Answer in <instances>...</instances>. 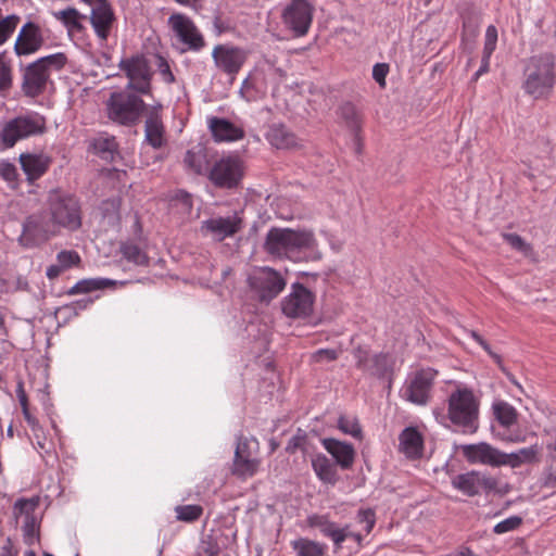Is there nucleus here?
I'll use <instances>...</instances> for the list:
<instances>
[{"label": "nucleus", "mask_w": 556, "mask_h": 556, "mask_svg": "<svg viewBox=\"0 0 556 556\" xmlns=\"http://www.w3.org/2000/svg\"><path fill=\"white\" fill-rule=\"evenodd\" d=\"M94 152L104 160L113 157L117 149V143L114 137H98L92 143Z\"/></svg>", "instance_id": "41"}, {"label": "nucleus", "mask_w": 556, "mask_h": 556, "mask_svg": "<svg viewBox=\"0 0 556 556\" xmlns=\"http://www.w3.org/2000/svg\"><path fill=\"white\" fill-rule=\"evenodd\" d=\"M314 10L308 0H291L282 10V23L294 37H303L311 28Z\"/></svg>", "instance_id": "13"}, {"label": "nucleus", "mask_w": 556, "mask_h": 556, "mask_svg": "<svg viewBox=\"0 0 556 556\" xmlns=\"http://www.w3.org/2000/svg\"><path fill=\"white\" fill-rule=\"evenodd\" d=\"M338 352L332 349H320L312 354L311 358L315 363L331 362L337 359Z\"/></svg>", "instance_id": "56"}, {"label": "nucleus", "mask_w": 556, "mask_h": 556, "mask_svg": "<svg viewBox=\"0 0 556 556\" xmlns=\"http://www.w3.org/2000/svg\"><path fill=\"white\" fill-rule=\"evenodd\" d=\"M341 116L345 121L348 127L357 135L362 128V118L354 105L346 103L341 106Z\"/></svg>", "instance_id": "43"}, {"label": "nucleus", "mask_w": 556, "mask_h": 556, "mask_svg": "<svg viewBox=\"0 0 556 556\" xmlns=\"http://www.w3.org/2000/svg\"><path fill=\"white\" fill-rule=\"evenodd\" d=\"M539 454L540 448L536 444L522 447L509 454L503 452L501 466L518 468L525 464H533L538 462Z\"/></svg>", "instance_id": "32"}, {"label": "nucleus", "mask_w": 556, "mask_h": 556, "mask_svg": "<svg viewBox=\"0 0 556 556\" xmlns=\"http://www.w3.org/2000/svg\"><path fill=\"white\" fill-rule=\"evenodd\" d=\"M296 556H323L324 546L308 539H298L291 543Z\"/></svg>", "instance_id": "39"}, {"label": "nucleus", "mask_w": 556, "mask_h": 556, "mask_svg": "<svg viewBox=\"0 0 556 556\" xmlns=\"http://www.w3.org/2000/svg\"><path fill=\"white\" fill-rule=\"evenodd\" d=\"M493 412L496 420L505 428H509L517 422L518 413L516 408L504 401L493 403Z\"/></svg>", "instance_id": "37"}, {"label": "nucleus", "mask_w": 556, "mask_h": 556, "mask_svg": "<svg viewBox=\"0 0 556 556\" xmlns=\"http://www.w3.org/2000/svg\"><path fill=\"white\" fill-rule=\"evenodd\" d=\"M208 127L215 141L232 142L243 138L244 130L225 118L212 117Z\"/></svg>", "instance_id": "27"}, {"label": "nucleus", "mask_w": 556, "mask_h": 556, "mask_svg": "<svg viewBox=\"0 0 556 556\" xmlns=\"http://www.w3.org/2000/svg\"><path fill=\"white\" fill-rule=\"evenodd\" d=\"M45 43L42 30L39 25L27 22L22 26L14 43V51L17 55L34 54Z\"/></svg>", "instance_id": "22"}, {"label": "nucleus", "mask_w": 556, "mask_h": 556, "mask_svg": "<svg viewBox=\"0 0 556 556\" xmlns=\"http://www.w3.org/2000/svg\"><path fill=\"white\" fill-rule=\"evenodd\" d=\"M257 451V440L240 437L235 451L232 473L244 479L253 477L258 471L261 464V460L256 457Z\"/></svg>", "instance_id": "17"}, {"label": "nucleus", "mask_w": 556, "mask_h": 556, "mask_svg": "<svg viewBox=\"0 0 556 556\" xmlns=\"http://www.w3.org/2000/svg\"><path fill=\"white\" fill-rule=\"evenodd\" d=\"M121 252L123 256L135 265L144 266L149 264L147 253L134 242H126L122 245Z\"/></svg>", "instance_id": "40"}, {"label": "nucleus", "mask_w": 556, "mask_h": 556, "mask_svg": "<svg viewBox=\"0 0 556 556\" xmlns=\"http://www.w3.org/2000/svg\"><path fill=\"white\" fill-rule=\"evenodd\" d=\"M39 521L40 519H30V521L20 522L25 544L30 546L39 541Z\"/></svg>", "instance_id": "44"}, {"label": "nucleus", "mask_w": 556, "mask_h": 556, "mask_svg": "<svg viewBox=\"0 0 556 556\" xmlns=\"http://www.w3.org/2000/svg\"><path fill=\"white\" fill-rule=\"evenodd\" d=\"M200 556H217L219 553V545L212 535L202 538L199 548Z\"/></svg>", "instance_id": "53"}, {"label": "nucleus", "mask_w": 556, "mask_h": 556, "mask_svg": "<svg viewBox=\"0 0 556 556\" xmlns=\"http://www.w3.org/2000/svg\"><path fill=\"white\" fill-rule=\"evenodd\" d=\"M39 503V496L17 500L13 507V515L16 519V522L20 523L24 521H30V519H40L37 513Z\"/></svg>", "instance_id": "33"}, {"label": "nucleus", "mask_w": 556, "mask_h": 556, "mask_svg": "<svg viewBox=\"0 0 556 556\" xmlns=\"http://www.w3.org/2000/svg\"><path fill=\"white\" fill-rule=\"evenodd\" d=\"M321 443L325 450L331 454V456L336 459V463L342 469H349L352 467L354 463L355 451L351 444L332 438L323 439Z\"/></svg>", "instance_id": "28"}, {"label": "nucleus", "mask_w": 556, "mask_h": 556, "mask_svg": "<svg viewBox=\"0 0 556 556\" xmlns=\"http://www.w3.org/2000/svg\"><path fill=\"white\" fill-rule=\"evenodd\" d=\"M59 233L46 210H42L26 217L18 242L25 249H33Z\"/></svg>", "instance_id": "11"}, {"label": "nucleus", "mask_w": 556, "mask_h": 556, "mask_svg": "<svg viewBox=\"0 0 556 556\" xmlns=\"http://www.w3.org/2000/svg\"><path fill=\"white\" fill-rule=\"evenodd\" d=\"M265 137L276 149H292L298 147L296 136L283 124H271Z\"/></svg>", "instance_id": "31"}, {"label": "nucleus", "mask_w": 556, "mask_h": 556, "mask_svg": "<svg viewBox=\"0 0 556 556\" xmlns=\"http://www.w3.org/2000/svg\"><path fill=\"white\" fill-rule=\"evenodd\" d=\"M168 26L175 38L184 46V51H200L205 40L194 22L182 13H174L168 17Z\"/></svg>", "instance_id": "16"}, {"label": "nucleus", "mask_w": 556, "mask_h": 556, "mask_svg": "<svg viewBox=\"0 0 556 556\" xmlns=\"http://www.w3.org/2000/svg\"><path fill=\"white\" fill-rule=\"evenodd\" d=\"M264 251L275 258L292 262L320 261L323 253L313 230L306 228H270Z\"/></svg>", "instance_id": "1"}, {"label": "nucleus", "mask_w": 556, "mask_h": 556, "mask_svg": "<svg viewBox=\"0 0 556 556\" xmlns=\"http://www.w3.org/2000/svg\"><path fill=\"white\" fill-rule=\"evenodd\" d=\"M140 96L127 89L112 92L106 103L109 117L122 125L136 124L149 109Z\"/></svg>", "instance_id": "9"}, {"label": "nucleus", "mask_w": 556, "mask_h": 556, "mask_svg": "<svg viewBox=\"0 0 556 556\" xmlns=\"http://www.w3.org/2000/svg\"><path fill=\"white\" fill-rule=\"evenodd\" d=\"M389 72V66L386 63H377L372 67V78L380 85H386V77Z\"/></svg>", "instance_id": "57"}, {"label": "nucleus", "mask_w": 556, "mask_h": 556, "mask_svg": "<svg viewBox=\"0 0 556 556\" xmlns=\"http://www.w3.org/2000/svg\"><path fill=\"white\" fill-rule=\"evenodd\" d=\"M55 20L60 21L68 31H80L83 29L81 20L85 15L80 14L75 8L52 12Z\"/></svg>", "instance_id": "36"}, {"label": "nucleus", "mask_w": 556, "mask_h": 556, "mask_svg": "<svg viewBox=\"0 0 556 556\" xmlns=\"http://www.w3.org/2000/svg\"><path fill=\"white\" fill-rule=\"evenodd\" d=\"M121 72L127 78L126 89L141 96L152 94L153 70L143 54L123 58L118 63Z\"/></svg>", "instance_id": "10"}, {"label": "nucleus", "mask_w": 556, "mask_h": 556, "mask_svg": "<svg viewBox=\"0 0 556 556\" xmlns=\"http://www.w3.org/2000/svg\"><path fill=\"white\" fill-rule=\"evenodd\" d=\"M23 416L28 424V426L31 428L33 431H37L39 429V422L38 420L30 414L29 408L22 409Z\"/></svg>", "instance_id": "60"}, {"label": "nucleus", "mask_w": 556, "mask_h": 556, "mask_svg": "<svg viewBox=\"0 0 556 556\" xmlns=\"http://www.w3.org/2000/svg\"><path fill=\"white\" fill-rule=\"evenodd\" d=\"M243 174V161L238 155H227L212 165L208 179L218 188L231 189L240 184Z\"/></svg>", "instance_id": "14"}, {"label": "nucleus", "mask_w": 556, "mask_h": 556, "mask_svg": "<svg viewBox=\"0 0 556 556\" xmlns=\"http://www.w3.org/2000/svg\"><path fill=\"white\" fill-rule=\"evenodd\" d=\"M356 358L358 368L377 377H383L392 367L391 356L386 353L369 356L366 352L358 350Z\"/></svg>", "instance_id": "25"}, {"label": "nucleus", "mask_w": 556, "mask_h": 556, "mask_svg": "<svg viewBox=\"0 0 556 556\" xmlns=\"http://www.w3.org/2000/svg\"><path fill=\"white\" fill-rule=\"evenodd\" d=\"M52 159L46 153H22L20 163L28 180L43 176L50 167Z\"/></svg>", "instance_id": "26"}, {"label": "nucleus", "mask_w": 556, "mask_h": 556, "mask_svg": "<svg viewBox=\"0 0 556 556\" xmlns=\"http://www.w3.org/2000/svg\"><path fill=\"white\" fill-rule=\"evenodd\" d=\"M241 229V218L237 214L211 217L201 223L200 231L203 236L222 241L232 237Z\"/></svg>", "instance_id": "21"}, {"label": "nucleus", "mask_w": 556, "mask_h": 556, "mask_svg": "<svg viewBox=\"0 0 556 556\" xmlns=\"http://www.w3.org/2000/svg\"><path fill=\"white\" fill-rule=\"evenodd\" d=\"M479 395L465 383L456 382L447 397V419L463 433H475L479 428Z\"/></svg>", "instance_id": "2"}, {"label": "nucleus", "mask_w": 556, "mask_h": 556, "mask_svg": "<svg viewBox=\"0 0 556 556\" xmlns=\"http://www.w3.org/2000/svg\"><path fill=\"white\" fill-rule=\"evenodd\" d=\"M314 472L324 483L334 484L337 482V470L330 459L324 454H318L312 459Z\"/></svg>", "instance_id": "34"}, {"label": "nucleus", "mask_w": 556, "mask_h": 556, "mask_svg": "<svg viewBox=\"0 0 556 556\" xmlns=\"http://www.w3.org/2000/svg\"><path fill=\"white\" fill-rule=\"evenodd\" d=\"M162 104L149 106L144 114V143L154 150L162 149L167 143L166 128L162 117Z\"/></svg>", "instance_id": "20"}, {"label": "nucleus", "mask_w": 556, "mask_h": 556, "mask_svg": "<svg viewBox=\"0 0 556 556\" xmlns=\"http://www.w3.org/2000/svg\"><path fill=\"white\" fill-rule=\"evenodd\" d=\"M555 55L541 53L529 58L523 70V91L534 100L547 98L555 85Z\"/></svg>", "instance_id": "3"}, {"label": "nucleus", "mask_w": 556, "mask_h": 556, "mask_svg": "<svg viewBox=\"0 0 556 556\" xmlns=\"http://www.w3.org/2000/svg\"><path fill=\"white\" fill-rule=\"evenodd\" d=\"M212 58L216 68L233 79L245 63L248 52L243 48L222 43L214 47Z\"/></svg>", "instance_id": "18"}, {"label": "nucleus", "mask_w": 556, "mask_h": 556, "mask_svg": "<svg viewBox=\"0 0 556 556\" xmlns=\"http://www.w3.org/2000/svg\"><path fill=\"white\" fill-rule=\"evenodd\" d=\"M307 523L312 528H317L320 533L332 541L333 536L339 534L336 532L338 523L331 521L326 515L314 514L307 517Z\"/></svg>", "instance_id": "38"}, {"label": "nucleus", "mask_w": 556, "mask_h": 556, "mask_svg": "<svg viewBox=\"0 0 556 556\" xmlns=\"http://www.w3.org/2000/svg\"><path fill=\"white\" fill-rule=\"evenodd\" d=\"M502 237L514 250L522 253L525 256L532 254L533 249L531 244L526 242L519 235L505 232Z\"/></svg>", "instance_id": "46"}, {"label": "nucleus", "mask_w": 556, "mask_h": 556, "mask_svg": "<svg viewBox=\"0 0 556 556\" xmlns=\"http://www.w3.org/2000/svg\"><path fill=\"white\" fill-rule=\"evenodd\" d=\"M63 270L65 269L56 262V264H52L47 268L46 275L49 279H55Z\"/></svg>", "instance_id": "61"}, {"label": "nucleus", "mask_w": 556, "mask_h": 556, "mask_svg": "<svg viewBox=\"0 0 556 556\" xmlns=\"http://www.w3.org/2000/svg\"><path fill=\"white\" fill-rule=\"evenodd\" d=\"M336 532H338L339 534H337V536L332 538V542L337 548H340L342 546V544L348 540H352L354 543H356L359 546L365 536V534L362 533L361 531H358V532L352 531L350 526L340 527L338 525Z\"/></svg>", "instance_id": "42"}, {"label": "nucleus", "mask_w": 556, "mask_h": 556, "mask_svg": "<svg viewBox=\"0 0 556 556\" xmlns=\"http://www.w3.org/2000/svg\"><path fill=\"white\" fill-rule=\"evenodd\" d=\"M67 62V56L63 52H56L30 63L24 72L23 91L28 97L41 94L48 85L52 72L62 70Z\"/></svg>", "instance_id": "7"}, {"label": "nucleus", "mask_w": 556, "mask_h": 556, "mask_svg": "<svg viewBox=\"0 0 556 556\" xmlns=\"http://www.w3.org/2000/svg\"><path fill=\"white\" fill-rule=\"evenodd\" d=\"M400 451L408 458H418L422 455L424 438L414 427L405 428L400 437Z\"/></svg>", "instance_id": "29"}, {"label": "nucleus", "mask_w": 556, "mask_h": 556, "mask_svg": "<svg viewBox=\"0 0 556 556\" xmlns=\"http://www.w3.org/2000/svg\"><path fill=\"white\" fill-rule=\"evenodd\" d=\"M202 513L203 509L199 505H184L176 507L177 518L187 522L199 519Z\"/></svg>", "instance_id": "50"}, {"label": "nucleus", "mask_w": 556, "mask_h": 556, "mask_svg": "<svg viewBox=\"0 0 556 556\" xmlns=\"http://www.w3.org/2000/svg\"><path fill=\"white\" fill-rule=\"evenodd\" d=\"M248 283L260 301L269 302L281 293L287 281L279 271L269 267H260L249 275Z\"/></svg>", "instance_id": "12"}, {"label": "nucleus", "mask_w": 556, "mask_h": 556, "mask_svg": "<svg viewBox=\"0 0 556 556\" xmlns=\"http://www.w3.org/2000/svg\"><path fill=\"white\" fill-rule=\"evenodd\" d=\"M549 457L552 460H556V438L546 444Z\"/></svg>", "instance_id": "63"}, {"label": "nucleus", "mask_w": 556, "mask_h": 556, "mask_svg": "<svg viewBox=\"0 0 556 556\" xmlns=\"http://www.w3.org/2000/svg\"><path fill=\"white\" fill-rule=\"evenodd\" d=\"M114 21V11L108 0H101L92 4L90 23L100 41L104 42L108 40Z\"/></svg>", "instance_id": "23"}, {"label": "nucleus", "mask_w": 556, "mask_h": 556, "mask_svg": "<svg viewBox=\"0 0 556 556\" xmlns=\"http://www.w3.org/2000/svg\"><path fill=\"white\" fill-rule=\"evenodd\" d=\"M56 262L64 268L68 269L80 263V256L76 251L63 250L58 253Z\"/></svg>", "instance_id": "54"}, {"label": "nucleus", "mask_w": 556, "mask_h": 556, "mask_svg": "<svg viewBox=\"0 0 556 556\" xmlns=\"http://www.w3.org/2000/svg\"><path fill=\"white\" fill-rule=\"evenodd\" d=\"M16 393H17L18 402L21 404L22 409L27 408L28 400H27L26 393H25L22 384H18Z\"/></svg>", "instance_id": "62"}, {"label": "nucleus", "mask_w": 556, "mask_h": 556, "mask_svg": "<svg viewBox=\"0 0 556 556\" xmlns=\"http://www.w3.org/2000/svg\"><path fill=\"white\" fill-rule=\"evenodd\" d=\"M479 23L477 20L467 18L463 22V37L465 35H470L476 37L478 35Z\"/></svg>", "instance_id": "58"}, {"label": "nucleus", "mask_w": 556, "mask_h": 556, "mask_svg": "<svg viewBox=\"0 0 556 556\" xmlns=\"http://www.w3.org/2000/svg\"><path fill=\"white\" fill-rule=\"evenodd\" d=\"M116 285V281L108 278H87L77 281L68 291V294L88 293L96 290H102Z\"/></svg>", "instance_id": "35"}, {"label": "nucleus", "mask_w": 556, "mask_h": 556, "mask_svg": "<svg viewBox=\"0 0 556 556\" xmlns=\"http://www.w3.org/2000/svg\"><path fill=\"white\" fill-rule=\"evenodd\" d=\"M522 523V519L518 516H510L498 523H496L493 528L494 533L504 534L510 531L516 530Z\"/></svg>", "instance_id": "55"}, {"label": "nucleus", "mask_w": 556, "mask_h": 556, "mask_svg": "<svg viewBox=\"0 0 556 556\" xmlns=\"http://www.w3.org/2000/svg\"><path fill=\"white\" fill-rule=\"evenodd\" d=\"M185 167L195 175H210V161L205 148L201 144L189 149L184 157Z\"/></svg>", "instance_id": "30"}, {"label": "nucleus", "mask_w": 556, "mask_h": 556, "mask_svg": "<svg viewBox=\"0 0 556 556\" xmlns=\"http://www.w3.org/2000/svg\"><path fill=\"white\" fill-rule=\"evenodd\" d=\"M463 454L471 464H482L492 467H500L503 457V452L484 442L464 445Z\"/></svg>", "instance_id": "24"}, {"label": "nucleus", "mask_w": 556, "mask_h": 556, "mask_svg": "<svg viewBox=\"0 0 556 556\" xmlns=\"http://www.w3.org/2000/svg\"><path fill=\"white\" fill-rule=\"evenodd\" d=\"M1 175L5 180L12 181L16 178V168L12 164H5L1 168Z\"/></svg>", "instance_id": "59"}, {"label": "nucleus", "mask_w": 556, "mask_h": 556, "mask_svg": "<svg viewBox=\"0 0 556 556\" xmlns=\"http://www.w3.org/2000/svg\"><path fill=\"white\" fill-rule=\"evenodd\" d=\"M315 296L301 283H293L290 293L282 300L281 308L290 318H305L313 312Z\"/></svg>", "instance_id": "19"}, {"label": "nucleus", "mask_w": 556, "mask_h": 556, "mask_svg": "<svg viewBox=\"0 0 556 556\" xmlns=\"http://www.w3.org/2000/svg\"><path fill=\"white\" fill-rule=\"evenodd\" d=\"M339 429L353 438L359 439L362 437V429L356 418L341 416L338 419Z\"/></svg>", "instance_id": "48"}, {"label": "nucleus", "mask_w": 556, "mask_h": 556, "mask_svg": "<svg viewBox=\"0 0 556 556\" xmlns=\"http://www.w3.org/2000/svg\"><path fill=\"white\" fill-rule=\"evenodd\" d=\"M356 520L363 526V532L367 535L372 531L376 523L375 511L370 508L361 509L357 513Z\"/></svg>", "instance_id": "52"}, {"label": "nucleus", "mask_w": 556, "mask_h": 556, "mask_svg": "<svg viewBox=\"0 0 556 556\" xmlns=\"http://www.w3.org/2000/svg\"><path fill=\"white\" fill-rule=\"evenodd\" d=\"M497 37L498 34L496 27L494 25H489L484 35V46L482 51L483 56L491 59L493 52L496 49Z\"/></svg>", "instance_id": "51"}, {"label": "nucleus", "mask_w": 556, "mask_h": 556, "mask_svg": "<svg viewBox=\"0 0 556 556\" xmlns=\"http://www.w3.org/2000/svg\"><path fill=\"white\" fill-rule=\"evenodd\" d=\"M46 212L59 232L76 231L83 222L79 199L63 190H51L46 202Z\"/></svg>", "instance_id": "4"}, {"label": "nucleus", "mask_w": 556, "mask_h": 556, "mask_svg": "<svg viewBox=\"0 0 556 556\" xmlns=\"http://www.w3.org/2000/svg\"><path fill=\"white\" fill-rule=\"evenodd\" d=\"M12 86V68L5 53L0 52V92Z\"/></svg>", "instance_id": "45"}, {"label": "nucleus", "mask_w": 556, "mask_h": 556, "mask_svg": "<svg viewBox=\"0 0 556 556\" xmlns=\"http://www.w3.org/2000/svg\"><path fill=\"white\" fill-rule=\"evenodd\" d=\"M452 486L467 496H476L480 493H494L505 495L510 486L500 477L490 476L485 472L471 470L456 475L452 478Z\"/></svg>", "instance_id": "8"}, {"label": "nucleus", "mask_w": 556, "mask_h": 556, "mask_svg": "<svg viewBox=\"0 0 556 556\" xmlns=\"http://www.w3.org/2000/svg\"><path fill=\"white\" fill-rule=\"evenodd\" d=\"M155 66H156V71H157L159 75L161 76V79L165 84L170 85V84L175 83V80H176L175 75L172 71L168 60L165 56H163L161 54H156L155 55Z\"/></svg>", "instance_id": "47"}, {"label": "nucleus", "mask_w": 556, "mask_h": 556, "mask_svg": "<svg viewBox=\"0 0 556 556\" xmlns=\"http://www.w3.org/2000/svg\"><path fill=\"white\" fill-rule=\"evenodd\" d=\"M20 22V16L12 14L2 18L0 21V46H2L14 33L17 24Z\"/></svg>", "instance_id": "49"}, {"label": "nucleus", "mask_w": 556, "mask_h": 556, "mask_svg": "<svg viewBox=\"0 0 556 556\" xmlns=\"http://www.w3.org/2000/svg\"><path fill=\"white\" fill-rule=\"evenodd\" d=\"M285 77V71L274 60L265 58L258 62L254 73L244 79L240 93L247 101H256L269 91L274 93Z\"/></svg>", "instance_id": "6"}, {"label": "nucleus", "mask_w": 556, "mask_h": 556, "mask_svg": "<svg viewBox=\"0 0 556 556\" xmlns=\"http://www.w3.org/2000/svg\"><path fill=\"white\" fill-rule=\"evenodd\" d=\"M435 377L437 371L432 368H424L412 374L401 390L402 397L416 405H426L431 397Z\"/></svg>", "instance_id": "15"}, {"label": "nucleus", "mask_w": 556, "mask_h": 556, "mask_svg": "<svg viewBox=\"0 0 556 556\" xmlns=\"http://www.w3.org/2000/svg\"><path fill=\"white\" fill-rule=\"evenodd\" d=\"M545 485L556 488V472L549 471L545 477Z\"/></svg>", "instance_id": "64"}, {"label": "nucleus", "mask_w": 556, "mask_h": 556, "mask_svg": "<svg viewBox=\"0 0 556 556\" xmlns=\"http://www.w3.org/2000/svg\"><path fill=\"white\" fill-rule=\"evenodd\" d=\"M47 121L41 114L29 111L12 118L0 119V150L13 148L18 141L41 135Z\"/></svg>", "instance_id": "5"}]
</instances>
